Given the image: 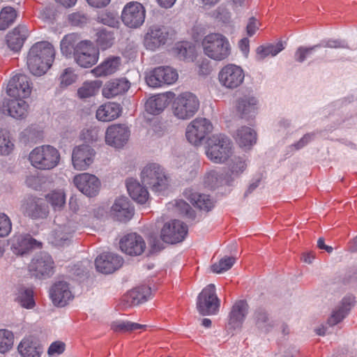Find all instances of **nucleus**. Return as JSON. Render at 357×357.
<instances>
[{"label": "nucleus", "mask_w": 357, "mask_h": 357, "mask_svg": "<svg viewBox=\"0 0 357 357\" xmlns=\"http://www.w3.org/2000/svg\"><path fill=\"white\" fill-rule=\"evenodd\" d=\"M169 35V30L166 26L152 25L144 36V46L148 50H155L167 43Z\"/></svg>", "instance_id": "17"}, {"label": "nucleus", "mask_w": 357, "mask_h": 357, "mask_svg": "<svg viewBox=\"0 0 357 357\" xmlns=\"http://www.w3.org/2000/svg\"><path fill=\"white\" fill-rule=\"evenodd\" d=\"M123 259L114 253L106 252L100 255L95 260L98 271L109 274L119 269L123 264Z\"/></svg>", "instance_id": "22"}, {"label": "nucleus", "mask_w": 357, "mask_h": 357, "mask_svg": "<svg viewBox=\"0 0 357 357\" xmlns=\"http://www.w3.org/2000/svg\"><path fill=\"white\" fill-rule=\"evenodd\" d=\"M167 105V100L164 96L151 97L145 103L146 112L154 115L162 112Z\"/></svg>", "instance_id": "43"}, {"label": "nucleus", "mask_w": 357, "mask_h": 357, "mask_svg": "<svg viewBox=\"0 0 357 357\" xmlns=\"http://www.w3.org/2000/svg\"><path fill=\"white\" fill-rule=\"evenodd\" d=\"M184 197L195 207L200 210L208 211L214 206L213 201L208 195L199 194L192 189H186L183 192Z\"/></svg>", "instance_id": "31"}, {"label": "nucleus", "mask_w": 357, "mask_h": 357, "mask_svg": "<svg viewBox=\"0 0 357 357\" xmlns=\"http://www.w3.org/2000/svg\"><path fill=\"white\" fill-rule=\"evenodd\" d=\"M55 50L47 41L35 43L30 48L26 64L30 72L36 76L44 75L50 68L54 59Z\"/></svg>", "instance_id": "2"}, {"label": "nucleus", "mask_w": 357, "mask_h": 357, "mask_svg": "<svg viewBox=\"0 0 357 357\" xmlns=\"http://www.w3.org/2000/svg\"><path fill=\"white\" fill-rule=\"evenodd\" d=\"M151 295V288L146 285L137 287L130 291L127 295V301L131 305H139L147 301Z\"/></svg>", "instance_id": "40"}, {"label": "nucleus", "mask_w": 357, "mask_h": 357, "mask_svg": "<svg viewBox=\"0 0 357 357\" xmlns=\"http://www.w3.org/2000/svg\"><path fill=\"white\" fill-rule=\"evenodd\" d=\"M319 45H313L312 47H299L296 52H295V59L296 61L302 63L303 62L307 56L311 54L316 48H317Z\"/></svg>", "instance_id": "58"}, {"label": "nucleus", "mask_w": 357, "mask_h": 357, "mask_svg": "<svg viewBox=\"0 0 357 357\" xmlns=\"http://www.w3.org/2000/svg\"><path fill=\"white\" fill-rule=\"evenodd\" d=\"M220 307V300L213 284L207 285L197 296V309L202 316L215 314Z\"/></svg>", "instance_id": "9"}, {"label": "nucleus", "mask_w": 357, "mask_h": 357, "mask_svg": "<svg viewBox=\"0 0 357 357\" xmlns=\"http://www.w3.org/2000/svg\"><path fill=\"white\" fill-rule=\"evenodd\" d=\"M70 24L73 26H83L89 22V17L80 12L73 13L68 16Z\"/></svg>", "instance_id": "56"}, {"label": "nucleus", "mask_w": 357, "mask_h": 357, "mask_svg": "<svg viewBox=\"0 0 357 357\" xmlns=\"http://www.w3.org/2000/svg\"><path fill=\"white\" fill-rule=\"evenodd\" d=\"M258 29L257 20L255 17H250L246 26L248 35L249 36H253Z\"/></svg>", "instance_id": "63"}, {"label": "nucleus", "mask_w": 357, "mask_h": 357, "mask_svg": "<svg viewBox=\"0 0 357 357\" xmlns=\"http://www.w3.org/2000/svg\"><path fill=\"white\" fill-rule=\"evenodd\" d=\"M73 183L77 188L88 197L96 196L100 190V182L93 174L82 173L75 176Z\"/></svg>", "instance_id": "19"}, {"label": "nucleus", "mask_w": 357, "mask_h": 357, "mask_svg": "<svg viewBox=\"0 0 357 357\" xmlns=\"http://www.w3.org/2000/svg\"><path fill=\"white\" fill-rule=\"evenodd\" d=\"M244 77L243 69L234 64H228L224 66L218 74V79L221 85L230 89L241 86Z\"/></svg>", "instance_id": "15"}, {"label": "nucleus", "mask_w": 357, "mask_h": 357, "mask_svg": "<svg viewBox=\"0 0 357 357\" xmlns=\"http://www.w3.org/2000/svg\"><path fill=\"white\" fill-rule=\"evenodd\" d=\"M65 344L62 342L56 341L51 344L48 349V354H61L65 350Z\"/></svg>", "instance_id": "61"}, {"label": "nucleus", "mask_w": 357, "mask_h": 357, "mask_svg": "<svg viewBox=\"0 0 357 357\" xmlns=\"http://www.w3.org/2000/svg\"><path fill=\"white\" fill-rule=\"evenodd\" d=\"M24 98H14L6 102L8 114L16 119H24L29 112V104Z\"/></svg>", "instance_id": "33"}, {"label": "nucleus", "mask_w": 357, "mask_h": 357, "mask_svg": "<svg viewBox=\"0 0 357 357\" xmlns=\"http://www.w3.org/2000/svg\"><path fill=\"white\" fill-rule=\"evenodd\" d=\"M248 304L245 301H237L232 306L229 314L228 326L230 328H240L247 316Z\"/></svg>", "instance_id": "28"}, {"label": "nucleus", "mask_w": 357, "mask_h": 357, "mask_svg": "<svg viewBox=\"0 0 357 357\" xmlns=\"http://www.w3.org/2000/svg\"><path fill=\"white\" fill-rule=\"evenodd\" d=\"M112 329L116 333L130 332L137 329L146 328V325H142L129 321H116L111 325Z\"/></svg>", "instance_id": "45"}, {"label": "nucleus", "mask_w": 357, "mask_h": 357, "mask_svg": "<svg viewBox=\"0 0 357 357\" xmlns=\"http://www.w3.org/2000/svg\"><path fill=\"white\" fill-rule=\"evenodd\" d=\"M130 86V82L125 78L112 79L106 83L102 89V95L112 98L126 92Z\"/></svg>", "instance_id": "32"}, {"label": "nucleus", "mask_w": 357, "mask_h": 357, "mask_svg": "<svg viewBox=\"0 0 357 357\" xmlns=\"http://www.w3.org/2000/svg\"><path fill=\"white\" fill-rule=\"evenodd\" d=\"M112 213L121 222L130 220L134 215V208L126 197L117 198L112 206Z\"/></svg>", "instance_id": "29"}, {"label": "nucleus", "mask_w": 357, "mask_h": 357, "mask_svg": "<svg viewBox=\"0 0 357 357\" xmlns=\"http://www.w3.org/2000/svg\"><path fill=\"white\" fill-rule=\"evenodd\" d=\"M99 86L94 82H85L77 91V94L81 98H86L96 94Z\"/></svg>", "instance_id": "51"}, {"label": "nucleus", "mask_w": 357, "mask_h": 357, "mask_svg": "<svg viewBox=\"0 0 357 357\" xmlns=\"http://www.w3.org/2000/svg\"><path fill=\"white\" fill-rule=\"evenodd\" d=\"M14 149L10 133L6 129H0V155H8Z\"/></svg>", "instance_id": "47"}, {"label": "nucleus", "mask_w": 357, "mask_h": 357, "mask_svg": "<svg viewBox=\"0 0 357 357\" xmlns=\"http://www.w3.org/2000/svg\"><path fill=\"white\" fill-rule=\"evenodd\" d=\"M252 319L255 327L262 333L271 332L275 326L271 313L263 307H259L254 310Z\"/></svg>", "instance_id": "25"}, {"label": "nucleus", "mask_w": 357, "mask_h": 357, "mask_svg": "<svg viewBox=\"0 0 357 357\" xmlns=\"http://www.w3.org/2000/svg\"><path fill=\"white\" fill-rule=\"evenodd\" d=\"M17 17L16 10L10 7L3 8L0 12V30L7 29L15 20Z\"/></svg>", "instance_id": "46"}, {"label": "nucleus", "mask_w": 357, "mask_h": 357, "mask_svg": "<svg viewBox=\"0 0 357 357\" xmlns=\"http://www.w3.org/2000/svg\"><path fill=\"white\" fill-rule=\"evenodd\" d=\"M94 156L95 151L89 145L76 146L72 153L73 165L77 170H85L93 163Z\"/></svg>", "instance_id": "20"}, {"label": "nucleus", "mask_w": 357, "mask_h": 357, "mask_svg": "<svg viewBox=\"0 0 357 357\" xmlns=\"http://www.w3.org/2000/svg\"><path fill=\"white\" fill-rule=\"evenodd\" d=\"M119 244L122 252L131 256L142 255L146 248L144 240L136 233H130L124 236L121 239Z\"/></svg>", "instance_id": "21"}, {"label": "nucleus", "mask_w": 357, "mask_h": 357, "mask_svg": "<svg viewBox=\"0 0 357 357\" xmlns=\"http://www.w3.org/2000/svg\"><path fill=\"white\" fill-rule=\"evenodd\" d=\"M284 47L282 42H279L275 45L267 44L260 45L256 49V58L259 61H262L267 56H275L284 50Z\"/></svg>", "instance_id": "42"}, {"label": "nucleus", "mask_w": 357, "mask_h": 357, "mask_svg": "<svg viewBox=\"0 0 357 357\" xmlns=\"http://www.w3.org/2000/svg\"><path fill=\"white\" fill-rule=\"evenodd\" d=\"M213 130L211 121L205 118H197L187 127L186 137L194 145L199 144Z\"/></svg>", "instance_id": "13"}, {"label": "nucleus", "mask_w": 357, "mask_h": 357, "mask_svg": "<svg viewBox=\"0 0 357 357\" xmlns=\"http://www.w3.org/2000/svg\"><path fill=\"white\" fill-rule=\"evenodd\" d=\"M96 36L97 45L102 50L112 47L115 39L114 32L106 29H98L96 31Z\"/></svg>", "instance_id": "44"}, {"label": "nucleus", "mask_w": 357, "mask_h": 357, "mask_svg": "<svg viewBox=\"0 0 357 357\" xmlns=\"http://www.w3.org/2000/svg\"><path fill=\"white\" fill-rule=\"evenodd\" d=\"M176 209L181 214L190 218H195L194 211L190 206L183 200H178L175 204Z\"/></svg>", "instance_id": "59"}, {"label": "nucleus", "mask_w": 357, "mask_h": 357, "mask_svg": "<svg viewBox=\"0 0 357 357\" xmlns=\"http://www.w3.org/2000/svg\"><path fill=\"white\" fill-rule=\"evenodd\" d=\"M317 45H319L318 47H326V48H331V49H349V47L344 40H342L340 39H328L321 41V43L317 44Z\"/></svg>", "instance_id": "54"}, {"label": "nucleus", "mask_w": 357, "mask_h": 357, "mask_svg": "<svg viewBox=\"0 0 357 357\" xmlns=\"http://www.w3.org/2000/svg\"><path fill=\"white\" fill-rule=\"evenodd\" d=\"M177 79L178 73L176 70L169 66H159L146 77V82L149 86L155 88L163 84H172Z\"/></svg>", "instance_id": "14"}, {"label": "nucleus", "mask_w": 357, "mask_h": 357, "mask_svg": "<svg viewBox=\"0 0 357 357\" xmlns=\"http://www.w3.org/2000/svg\"><path fill=\"white\" fill-rule=\"evenodd\" d=\"M28 29L25 25H18L6 35L8 47L14 52L21 50L28 37Z\"/></svg>", "instance_id": "30"}, {"label": "nucleus", "mask_w": 357, "mask_h": 357, "mask_svg": "<svg viewBox=\"0 0 357 357\" xmlns=\"http://www.w3.org/2000/svg\"><path fill=\"white\" fill-rule=\"evenodd\" d=\"M30 79L25 75H16L8 82L7 94L13 98H26L31 92Z\"/></svg>", "instance_id": "16"}, {"label": "nucleus", "mask_w": 357, "mask_h": 357, "mask_svg": "<svg viewBox=\"0 0 357 357\" xmlns=\"http://www.w3.org/2000/svg\"><path fill=\"white\" fill-rule=\"evenodd\" d=\"M121 112L119 104L109 102L101 105L96 111V118L101 121H110L117 119Z\"/></svg>", "instance_id": "37"}, {"label": "nucleus", "mask_w": 357, "mask_h": 357, "mask_svg": "<svg viewBox=\"0 0 357 357\" xmlns=\"http://www.w3.org/2000/svg\"><path fill=\"white\" fill-rule=\"evenodd\" d=\"M354 301V298L351 296L344 297L340 304L333 311L328 319V324L330 326H335L342 321L350 311Z\"/></svg>", "instance_id": "34"}, {"label": "nucleus", "mask_w": 357, "mask_h": 357, "mask_svg": "<svg viewBox=\"0 0 357 357\" xmlns=\"http://www.w3.org/2000/svg\"><path fill=\"white\" fill-rule=\"evenodd\" d=\"M11 231V222L8 217L1 213L0 214V237L7 236Z\"/></svg>", "instance_id": "60"}, {"label": "nucleus", "mask_w": 357, "mask_h": 357, "mask_svg": "<svg viewBox=\"0 0 357 357\" xmlns=\"http://www.w3.org/2000/svg\"><path fill=\"white\" fill-rule=\"evenodd\" d=\"M187 234V226L180 220H174L163 225L160 237L164 242L174 244L183 241Z\"/></svg>", "instance_id": "12"}, {"label": "nucleus", "mask_w": 357, "mask_h": 357, "mask_svg": "<svg viewBox=\"0 0 357 357\" xmlns=\"http://www.w3.org/2000/svg\"><path fill=\"white\" fill-rule=\"evenodd\" d=\"M17 349L22 357H40L42 354V348L30 338L23 339Z\"/></svg>", "instance_id": "39"}, {"label": "nucleus", "mask_w": 357, "mask_h": 357, "mask_svg": "<svg viewBox=\"0 0 357 357\" xmlns=\"http://www.w3.org/2000/svg\"><path fill=\"white\" fill-rule=\"evenodd\" d=\"M47 202L54 210H60L66 203L65 195L61 192H52L47 196Z\"/></svg>", "instance_id": "52"}, {"label": "nucleus", "mask_w": 357, "mask_h": 357, "mask_svg": "<svg viewBox=\"0 0 357 357\" xmlns=\"http://www.w3.org/2000/svg\"><path fill=\"white\" fill-rule=\"evenodd\" d=\"M26 183L28 186L33 189H38L40 187L39 178L34 175L27 176L26 178Z\"/></svg>", "instance_id": "64"}, {"label": "nucleus", "mask_w": 357, "mask_h": 357, "mask_svg": "<svg viewBox=\"0 0 357 357\" xmlns=\"http://www.w3.org/2000/svg\"><path fill=\"white\" fill-rule=\"evenodd\" d=\"M234 138L241 147L250 149L256 143L257 134L252 128L247 126H241L236 130L234 135Z\"/></svg>", "instance_id": "35"}, {"label": "nucleus", "mask_w": 357, "mask_h": 357, "mask_svg": "<svg viewBox=\"0 0 357 357\" xmlns=\"http://www.w3.org/2000/svg\"><path fill=\"white\" fill-rule=\"evenodd\" d=\"M14 342L13 333L6 329L0 330V353H6L12 349Z\"/></svg>", "instance_id": "48"}, {"label": "nucleus", "mask_w": 357, "mask_h": 357, "mask_svg": "<svg viewBox=\"0 0 357 357\" xmlns=\"http://www.w3.org/2000/svg\"><path fill=\"white\" fill-rule=\"evenodd\" d=\"M56 227L51 234V241L56 246H63L70 241L76 229V223L62 215H58L54 220Z\"/></svg>", "instance_id": "8"}, {"label": "nucleus", "mask_w": 357, "mask_h": 357, "mask_svg": "<svg viewBox=\"0 0 357 357\" xmlns=\"http://www.w3.org/2000/svg\"><path fill=\"white\" fill-rule=\"evenodd\" d=\"M145 17V8L142 3L137 1L126 3L121 16L123 23L131 29L140 27L144 22Z\"/></svg>", "instance_id": "11"}, {"label": "nucleus", "mask_w": 357, "mask_h": 357, "mask_svg": "<svg viewBox=\"0 0 357 357\" xmlns=\"http://www.w3.org/2000/svg\"><path fill=\"white\" fill-rule=\"evenodd\" d=\"M22 210L24 215L33 219L45 218L48 215L47 206L41 199L29 197L26 199Z\"/></svg>", "instance_id": "24"}, {"label": "nucleus", "mask_w": 357, "mask_h": 357, "mask_svg": "<svg viewBox=\"0 0 357 357\" xmlns=\"http://www.w3.org/2000/svg\"><path fill=\"white\" fill-rule=\"evenodd\" d=\"M77 75L71 68H66L60 76V84L61 87H66L76 81Z\"/></svg>", "instance_id": "55"}, {"label": "nucleus", "mask_w": 357, "mask_h": 357, "mask_svg": "<svg viewBox=\"0 0 357 357\" xmlns=\"http://www.w3.org/2000/svg\"><path fill=\"white\" fill-rule=\"evenodd\" d=\"M11 250L17 255H24L31 249L40 245L36 240L27 234H15L11 239Z\"/></svg>", "instance_id": "26"}, {"label": "nucleus", "mask_w": 357, "mask_h": 357, "mask_svg": "<svg viewBox=\"0 0 357 357\" xmlns=\"http://www.w3.org/2000/svg\"><path fill=\"white\" fill-rule=\"evenodd\" d=\"M98 20L99 22L111 27H115L119 24L116 16L114 13L109 12L100 14L98 17Z\"/></svg>", "instance_id": "57"}, {"label": "nucleus", "mask_w": 357, "mask_h": 357, "mask_svg": "<svg viewBox=\"0 0 357 357\" xmlns=\"http://www.w3.org/2000/svg\"><path fill=\"white\" fill-rule=\"evenodd\" d=\"M54 261L47 253L42 252L36 255L29 264L30 275L38 279L50 278L54 273Z\"/></svg>", "instance_id": "10"}, {"label": "nucleus", "mask_w": 357, "mask_h": 357, "mask_svg": "<svg viewBox=\"0 0 357 357\" xmlns=\"http://www.w3.org/2000/svg\"><path fill=\"white\" fill-rule=\"evenodd\" d=\"M202 47L208 57L218 61L226 59L231 54L229 40L219 33L206 35L202 40Z\"/></svg>", "instance_id": "4"}, {"label": "nucleus", "mask_w": 357, "mask_h": 357, "mask_svg": "<svg viewBox=\"0 0 357 357\" xmlns=\"http://www.w3.org/2000/svg\"><path fill=\"white\" fill-rule=\"evenodd\" d=\"M29 160L35 168L50 170L58 165L60 154L56 148L50 145H43L36 147L31 151Z\"/></svg>", "instance_id": "5"}, {"label": "nucleus", "mask_w": 357, "mask_h": 357, "mask_svg": "<svg viewBox=\"0 0 357 357\" xmlns=\"http://www.w3.org/2000/svg\"><path fill=\"white\" fill-rule=\"evenodd\" d=\"M236 262L234 257H225L218 262L211 265V269L215 273H221L229 270Z\"/></svg>", "instance_id": "49"}, {"label": "nucleus", "mask_w": 357, "mask_h": 357, "mask_svg": "<svg viewBox=\"0 0 357 357\" xmlns=\"http://www.w3.org/2000/svg\"><path fill=\"white\" fill-rule=\"evenodd\" d=\"M229 168L231 174L237 176L245 169L246 164L243 158L240 157H234L231 160Z\"/></svg>", "instance_id": "53"}, {"label": "nucleus", "mask_w": 357, "mask_h": 357, "mask_svg": "<svg viewBox=\"0 0 357 357\" xmlns=\"http://www.w3.org/2000/svg\"><path fill=\"white\" fill-rule=\"evenodd\" d=\"M142 182L153 191L161 192L166 190L169 178L165 169L158 164L147 165L141 173Z\"/></svg>", "instance_id": "6"}, {"label": "nucleus", "mask_w": 357, "mask_h": 357, "mask_svg": "<svg viewBox=\"0 0 357 357\" xmlns=\"http://www.w3.org/2000/svg\"><path fill=\"white\" fill-rule=\"evenodd\" d=\"M15 301L23 307L32 309L36 303L33 299V291L31 288L21 287L17 289Z\"/></svg>", "instance_id": "41"}, {"label": "nucleus", "mask_w": 357, "mask_h": 357, "mask_svg": "<svg viewBox=\"0 0 357 357\" xmlns=\"http://www.w3.org/2000/svg\"><path fill=\"white\" fill-rule=\"evenodd\" d=\"M130 130L124 124H112L105 132V142L115 148L123 147L128 141Z\"/></svg>", "instance_id": "18"}, {"label": "nucleus", "mask_w": 357, "mask_h": 357, "mask_svg": "<svg viewBox=\"0 0 357 357\" xmlns=\"http://www.w3.org/2000/svg\"><path fill=\"white\" fill-rule=\"evenodd\" d=\"M120 63L121 59L119 56L110 57L93 68L91 73L96 77L107 76L115 73Z\"/></svg>", "instance_id": "38"}, {"label": "nucleus", "mask_w": 357, "mask_h": 357, "mask_svg": "<svg viewBox=\"0 0 357 357\" xmlns=\"http://www.w3.org/2000/svg\"><path fill=\"white\" fill-rule=\"evenodd\" d=\"M236 109L242 119L255 116L258 110V100L252 95H244L236 100Z\"/></svg>", "instance_id": "23"}, {"label": "nucleus", "mask_w": 357, "mask_h": 357, "mask_svg": "<svg viewBox=\"0 0 357 357\" xmlns=\"http://www.w3.org/2000/svg\"><path fill=\"white\" fill-rule=\"evenodd\" d=\"M314 135L307 133L297 143L294 144L293 146L295 147L296 150H298L306 144H307L313 138Z\"/></svg>", "instance_id": "62"}, {"label": "nucleus", "mask_w": 357, "mask_h": 357, "mask_svg": "<svg viewBox=\"0 0 357 357\" xmlns=\"http://www.w3.org/2000/svg\"><path fill=\"white\" fill-rule=\"evenodd\" d=\"M126 187L130 197L139 204H144L149 199V192L144 187L134 180L128 178L126 181Z\"/></svg>", "instance_id": "36"}, {"label": "nucleus", "mask_w": 357, "mask_h": 357, "mask_svg": "<svg viewBox=\"0 0 357 357\" xmlns=\"http://www.w3.org/2000/svg\"><path fill=\"white\" fill-rule=\"evenodd\" d=\"M223 175L217 170H210L204 176V184L210 188H215L222 184Z\"/></svg>", "instance_id": "50"}, {"label": "nucleus", "mask_w": 357, "mask_h": 357, "mask_svg": "<svg viewBox=\"0 0 357 357\" xmlns=\"http://www.w3.org/2000/svg\"><path fill=\"white\" fill-rule=\"evenodd\" d=\"M60 46L61 52L66 56L73 52L75 61L82 68H91L98 62V48L89 40H81L77 33L65 36Z\"/></svg>", "instance_id": "1"}, {"label": "nucleus", "mask_w": 357, "mask_h": 357, "mask_svg": "<svg viewBox=\"0 0 357 357\" xmlns=\"http://www.w3.org/2000/svg\"><path fill=\"white\" fill-rule=\"evenodd\" d=\"M234 153L231 139L224 134L213 135L207 139L206 155L214 163L222 164Z\"/></svg>", "instance_id": "3"}, {"label": "nucleus", "mask_w": 357, "mask_h": 357, "mask_svg": "<svg viewBox=\"0 0 357 357\" xmlns=\"http://www.w3.org/2000/svg\"><path fill=\"white\" fill-rule=\"evenodd\" d=\"M50 298L55 305L63 307L73 298V294L66 282L59 281L51 288Z\"/></svg>", "instance_id": "27"}, {"label": "nucleus", "mask_w": 357, "mask_h": 357, "mask_svg": "<svg viewBox=\"0 0 357 357\" xmlns=\"http://www.w3.org/2000/svg\"><path fill=\"white\" fill-rule=\"evenodd\" d=\"M199 108L198 98L190 92L178 95L172 103V112L178 119L187 120L197 112Z\"/></svg>", "instance_id": "7"}]
</instances>
